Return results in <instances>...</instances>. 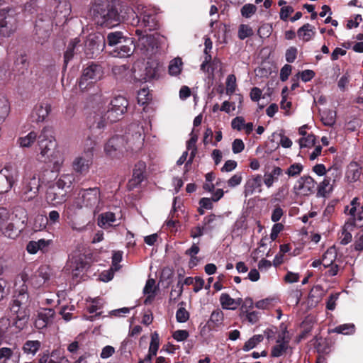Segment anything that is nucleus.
<instances>
[{
  "label": "nucleus",
  "instance_id": "cd10ccee",
  "mask_svg": "<svg viewBox=\"0 0 363 363\" xmlns=\"http://www.w3.org/2000/svg\"><path fill=\"white\" fill-rule=\"evenodd\" d=\"M289 348V340H285L284 336L279 337L277 344L272 348L271 355L274 357H279L283 355Z\"/></svg>",
  "mask_w": 363,
  "mask_h": 363
},
{
  "label": "nucleus",
  "instance_id": "5fc2aeb1",
  "mask_svg": "<svg viewBox=\"0 0 363 363\" xmlns=\"http://www.w3.org/2000/svg\"><path fill=\"white\" fill-rule=\"evenodd\" d=\"M236 77L234 74H229L226 79V94H233L236 89Z\"/></svg>",
  "mask_w": 363,
  "mask_h": 363
},
{
  "label": "nucleus",
  "instance_id": "bb28decb",
  "mask_svg": "<svg viewBox=\"0 0 363 363\" xmlns=\"http://www.w3.org/2000/svg\"><path fill=\"white\" fill-rule=\"evenodd\" d=\"M94 223L86 219H71L69 221V226L70 228L77 233H84L88 230L89 227H92Z\"/></svg>",
  "mask_w": 363,
  "mask_h": 363
},
{
  "label": "nucleus",
  "instance_id": "4c0bfd02",
  "mask_svg": "<svg viewBox=\"0 0 363 363\" xmlns=\"http://www.w3.org/2000/svg\"><path fill=\"white\" fill-rule=\"evenodd\" d=\"M13 357L18 360L20 354L15 353L14 350L11 348L6 347L0 348V363H7L9 360Z\"/></svg>",
  "mask_w": 363,
  "mask_h": 363
},
{
  "label": "nucleus",
  "instance_id": "680f3d73",
  "mask_svg": "<svg viewBox=\"0 0 363 363\" xmlns=\"http://www.w3.org/2000/svg\"><path fill=\"white\" fill-rule=\"evenodd\" d=\"M189 318V313L184 308H179L176 313V319L179 323H185Z\"/></svg>",
  "mask_w": 363,
  "mask_h": 363
},
{
  "label": "nucleus",
  "instance_id": "ea45409f",
  "mask_svg": "<svg viewBox=\"0 0 363 363\" xmlns=\"http://www.w3.org/2000/svg\"><path fill=\"white\" fill-rule=\"evenodd\" d=\"M38 190L33 189L32 188H28L21 184L19 195L22 201H30L38 195Z\"/></svg>",
  "mask_w": 363,
  "mask_h": 363
},
{
  "label": "nucleus",
  "instance_id": "dca6fc26",
  "mask_svg": "<svg viewBox=\"0 0 363 363\" xmlns=\"http://www.w3.org/2000/svg\"><path fill=\"white\" fill-rule=\"evenodd\" d=\"M105 43L106 41L101 35L90 34L85 42L86 55L93 57L104 48Z\"/></svg>",
  "mask_w": 363,
  "mask_h": 363
},
{
  "label": "nucleus",
  "instance_id": "e2e57ef3",
  "mask_svg": "<svg viewBox=\"0 0 363 363\" xmlns=\"http://www.w3.org/2000/svg\"><path fill=\"white\" fill-rule=\"evenodd\" d=\"M74 310L73 305L63 306L60 311L63 319L66 321H69L72 319V312Z\"/></svg>",
  "mask_w": 363,
  "mask_h": 363
},
{
  "label": "nucleus",
  "instance_id": "603ef678",
  "mask_svg": "<svg viewBox=\"0 0 363 363\" xmlns=\"http://www.w3.org/2000/svg\"><path fill=\"white\" fill-rule=\"evenodd\" d=\"M257 11V7L252 4H246L240 9L241 15L246 18H251Z\"/></svg>",
  "mask_w": 363,
  "mask_h": 363
},
{
  "label": "nucleus",
  "instance_id": "a19ab883",
  "mask_svg": "<svg viewBox=\"0 0 363 363\" xmlns=\"http://www.w3.org/2000/svg\"><path fill=\"white\" fill-rule=\"evenodd\" d=\"M297 34L303 41L308 42L314 35L313 27L309 23H306L298 30Z\"/></svg>",
  "mask_w": 363,
  "mask_h": 363
},
{
  "label": "nucleus",
  "instance_id": "c03bdc74",
  "mask_svg": "<svg viewBox=\"0 0 363 363\" xmlns=\"http://www.w3.org/2000/svg\"><path fill=\"white\" fill-rule=\"evenodd\" d=\"M264 340V337L262 335H255L250 338L244 345L242 350L244 351H250L255 348L259 342Z\"/></svg>",
  "mask_w": 363,
  "mask_h": 363
},
{
  "label": "nucleus",
  "instance_id": "72a5a7b5",
  "mask_svg": "<svg viewBox=\"0 0 363 363\" xmlns=\"http://www.w3.org/2000/svg\"><path fill=\"white\" fill-rule=\"evenodd\" d=\"M116 216L112 212H106L101 213L98 218V225L102 228H108L113 226V223L116 222Z\"/></svg>",
  "mask_w": 363,
  "mask_h": 363
},
{
  "label": "nucleus",
  "instance_id": "c9c22d12",
  "mask_svg": "<svg viewBox=\"0 0 363 363\" xmlns=\"http://www.w3.org/2000/svg\"><path fill=\"white\" fill-rule=\"evenodd\" d=\"M11 111L10 103L6 97L0 96V125L2 124L9 116Z\"/></svg>",
  "mask_w": 363,
  "mask_h": 363
},
{
  "label": "nucleus",
  "instance_id": "f8f14e48",
  "mask_svg": "<svg viewBox=\"0 0 363 363\" xmlns=\"http://www.w3.org/2000/svg\"><path fill=\"white\" fill-rule=\"evenodd\" d=\"M79 195L81 196L83 205L85 207L94 208V213L101 210L99 207L101 201V192L98 187L82 189Z\"/></svg>",
  "mask_w": 363,
  "mask_h": 363
},
{
  "label": "nucleus",
  "instance_id": "2f4dec72",
  "mask_svg": "<svg viewBox=\"0 0 363 363\" xmlns=\"http://www.w3.org/2000/svg\"><path fill=\"white\" fill-rule=\"evenodd\" d=\"M145 167L144 163H138L135 165L133 172V177L130 181V185L137 186L143 181Z\"/></svg>",
  "mask_w": 363,
  "mask_h": 363
},
{
  "label": "nucleus",
  "instance_id": "c756f323",
  "mask_svg": "<svg viewBox=\"0 0 363 363\" xmlns=\"http://www.w3.org/2000/svg\"><path fill=\"white\" fill-rule=\"evenodd\" d=\"M223 218L222 216H216L215 214H211L206 216L203 220V225H204L207 231L212 230L216 227L223 224Z\"/></svg>",
  "mask_w": 363,
  "mask_h": 363
},
{
  "label": "nucleus",
  "instance_id": "6e6d98bb",
  "mask_svg": "<svg viewBox=\"0 0 363 363\" xmlns=\"http://www.w3.org/2000/svg\"><path fill=\"white\" fill-rule=\"evenodd\" d=\"M274 298H267L255 303V307L258 309L269 310L274 306Z\"/></svg>",
  "mask_w": 363,
  "mask_h": 363
},
{
  "label": "nucleus",
  "instance_id": "8fccbe9b",
  "mask_svg": "<svg viewBox=\"0 0 363 363\" xmlns=\"http://www.w3.org/2000/svg\"><path fill=\"white\" fill-rule=\"evenodd\" d=\"M303 170V166L301 163H294L287 168L285 173L289 177H296L298 176Z\"/></svg>",
  "mask_w": 363,
  "mask_h": 363
},
{
  "label": "nucleus",
  "instance_id": "4468645a",
  "mask_svg": "<svg viewBox=\"0 0 363 363\" xmlns=\"http://www.w3.org/2000/svg\"><path fill=\"white\" fill-rule=\"evenodd\" d=\"M135 10V13L139 19L138 21L141 23V25L144 27H148L150 30L154 29L156 26L154 12L141 4L136 6Z\"/></svg>",
  "mask_w": 363,
  "mask_h": 363
},
{
  "label": "nucleus",
  "instance_id": "0e129e2a",
  "mask_svg": "<svg viewBox=\"0 0 363 363\" xmlns=\"http://www.w3.org/2000/svg\"><path fill=\"white\" fill-rule=\"evenodd\" d=\"M11 323L8 318H1L0 319V340L4 338Z\"/></svg>",
  "mask_w": 363,
  "mask_h": 363
},
{
  "label": "nucleus",
  "instance_id": "6e6552de",
  "mask_svg": "<svg viewBox=\"0 0 363 363\" xmlns=\"http://www.w3.org/2000/svg\"><path fill=\"white\" fill-rule=\"evenodd\" d=\"M104 71L101 66L91 63L87 66L82 72L79 81V86L81 90L84 91L102 79Z\"/></svg>",
  "mask_w": 363,
  "mask_h": 363
},
{
  "label": "nucleus",
  "instance_id": "6ab92c4d",
  "mask_svg": "<svg viewBox=\"0 0 363 363\" xmlns=\"http://www.w3.org/2000/svg\"><path fill=\"white\" fill-rule=\"evenodd\" d=\"M124 44L116 47L112 52L113 57L124 58L130 57L134 52L135 45L130 38L124 39Z\"/></svg>",
  "mask_w": 363,
  "mask_h": 363
},
{
  "label": "nucleus",
  "instance_id": "de8ad7c7",
  "mask_svg": "<svg viewBox=\"0 0 363 363\" xmlns=\"http://www.w3.org/2000/svg\"><path fill=\"white\" fill-rule=\"evenodd\" d=\"M254 31L249 25L241 24L239 26L238 36L240 40H244L248 37L253 35Z\"/></svg>",
  "mask_w": 363,
  "mask_h": 363
},
{
  "label": "nucleus",
  "instance_id": "e433bc0d",
  "mask_svg": "<svg viewBox=\"0 0 363 363\" xmlns=\"http://www.w3.org/2000/svg\"><path fill=\"white\" fill-rule=\"evenodd\" d=\"M337 257V251L335 247L328 248L323 255V266L324 268H328L334 264Z\"/></svg>",
  "mask_w": 363,
  "mask_h": 363
},
{
  "label": "nucleus",
  "instance_id": "58836bf2",
  "mask_svg": "<svg viewBox=\"0 0 363 363\" xmlns=\"http://www.w3.org/2000/svg\"><path fill=\"white\" fill-rule=\"evenodd\" d=\"M355 332V325L353 323H345L336 326L330 330V333L350 335Z\"/></svg>",
  "mask_w": 363,
  "mask_h": 363
},
{
  "label": "nucleus",
  "instance_id": "0eeeda50",
  "mask_svg": "<svg viewBox=\"0 0 363 363\" xmlns=\"http://www.w3.org/2000/svg\"><path fill=\"white\" fill-rule=\"evenodd\" d=\"M88 265L84 255H73L69 258L64 270L66 273L70 274L73 279L79 281L88 268Z\"/></svg>",
  "mask_w": 363,
  "mask_h": 363
},
{
  "label": "nucleus",
  "instance_id": "a18cd8bd",
  "mask_svg": "<svg viewBox=\"0 0 363 363\" xmlns=\"http://www.w3.org/2000/svg\"><path fill=\"white\" fill-rule=\"evenodd\" d=\"M320 116L325 125L332 126L335 123V113L331 110L323 111Z\"/></svg>",
  "mask_w": 363,
  "mask_h": 363
},
{
  "label": "nucleus",
  "instance_id": "ddd939ff",
  "mask_svg": "<svg viewBox=\"0 0 363 363\" xmlns=\"http://www.w3.org/2000/svg\"><path fill=\"white\" fill-rule=\"evenodd\" d=\"M0 229L4 236L14 239L18 236L21 230L9 221V212L4 208H0Z\"/></svg>",
  "mask_w": 363,
  "mask_h": 363
},
{
  "label": "nucleus",
  "instance_id": "f03ea898",
  "mask_svg": "<svg viewBox=\"0 0 363 363\" xmlns=\"http://www.w3.org/2000/svg\"><path fill=\"white\" fill-rule=\"evenodd\" d=\"M91 11L97 24L100 26L112 27L120 22V15L114 0H95Z\"/></svg>",
  "mask_w": 363,
  "mask_h": 363
},
{
  "label": "nucleus",
  "instance_id": "49530a36",
  "mask_svg": "<svg viewBox=\"0 0 363 363\" xmlns=\"http://www.w3.org/2000/svg\"><path fill=\"white\" fill-rule=\"evenodd\" d=\"M331 178L326 176L324 179L319 183L317 186L318 196H325L329 191V186L330 185Z\"/></svg>",
  "mask_w": 363,
  "mask_h": 363
},
{
  "label": "nucleus",
  "instance_id": "864d4df0",
  "mask_svg": "<svg viewBox=\"0 0 363 363\" xmlns=\"http://www.w3.org/2000/svg\"><path fill=\"white\" fill-rule=\"evenodd\" d=\"M160 345V337L157 332H154L151 335V341L148 351L152 354H157Z\"/></svg>",
  "mask_w": 363,
  "mask_h": 363
},
{
  "label": "nucleus",
  "instance_id": "69168bd1",
  "mask_svg": "<svg viewBox=\"0 0 363 363\" xmlns=\"http://www.w3.org/2000/svg\"><path fill=\"white\" fill-rule=\"evenodd\" d=\"M190 139L186 142V150L189 151L191 150H194V148H197L196 143L198 140V133L194 132V130L191 131L190 133Z\"/></svg>",
  "mask_w": 363,
  "mask_h": 363
},
{
  "label": "nucleus",
  "instance_id": "1a4fd4ad",
  "mask_svg": "<svg viewBox=\"0 0 363 363\" xmlns=\"http://www.w3.org/2000/svg\"><path fill=\"white\" fill-rule=\"evenodd\" d=\"M16 13L12 9L0 10V33L4 36H10L17 29Z\"/></svg>",
  "mask_w": 363,
  "mask_h": 363
},
{
  "label": "nucleus",
  "instance_id": "473e14b6",
  "mask_svg": "<svg viewBox=\"0 0 363 363\" xmlns=\"http://www.w3.org/2000/svg\"><path fill=\"white\" fill-rule=\"evenodd\" d=\"M143 293L146 296L145 303H151L155 296V281L153 279L147 280L145 286L143 289Z\"/></svg>",
  "mask_w": 363,
  "mask_h": 363
},
{
  "label": "nucleus",
  "instance_id": "9b49d317",
  "mask_svg": "<svg viewBox=\"0 0 363 363\" xmlns=\"http://www.w3.org/2000/svg\"><path fill=\"white\" fill-rule=\"evenodd\" d=\"M317 183L311 176L303 175L297 179L292 188L298 197L308 196L314 194Z\"/></svg>",
  "mask_w": 363,
  "mask_h": 363
},
{
  "label": "nucleus",
  "instance_id": "f3484780",
  "mask_svg": "<svg viewBox=\"0 0 363 363\" xmlns=\"http://www.w3.org/2000/svg\"><path fill=\"white\" fill-rule=\"evenodd\" d=\"M263 180L260 174L252 175L249 177L244 185V195L245 197L252 195L253 194L262 192V186Z\"/></svg>",
  "mask_w": 363,
  "mask_h": 363
},
{
  "label": "nucleus",
  "instance_id": "423d86ee",
  "mask_svg": "<svg viewBox=\"0 0 363 363\" xmlns=\"http://www.w3.org/2000/svg\"><path fill=\"white\" fill-rule=\"evenodd\" d=\"M53 133L52 128L46 126L42 129L38 136V144L43 160L57 150V144Z\"/></svg>",
  "mask_w": 363,
  "mask_h": 363
},
{
  "label": "nucleus",
  "instance_id": "bf43d9fd",
  "mask_svg": "<svg viewBox=\"0 0 363 363\" xmlns=\"http://www.w3.org/2000/svg\"><path fill=\"white\" fill-rule=\"evenodd\" d=\"M175 204H176V198L174 199V202H173V206H172V210L171 211L169 216H168V218L167 220H166V225L168 228L169 229H173L176 227L177 225V223H178V221L175 219H174V213L176 211V207H175Z\"/></svg>",
  "mask_w": 363,
  "mask_h": 363
},
{
  "label": "nucleus",
  "instance_id": "09e8293b",
  "mask_svg": "<svg viewBox=\"0 0 363 363\" xmlns=\"http://www.w3.org/2000/svg\"><path fill=\"white\" fill-rule=\"evenodd\" d=\"M223 320V313L219 310H216L212 312L208 323L211 325L213 324V327H218L220 325Z\"/></svg>",
  "mask_w": 363,
  "mask_h": 363
},
{
  "label": "nucleus",
  "instance_id": "20e7f679",
  "mask_svg": "<svg viewBox=\"0 0 363 363\" xmlns=\"http://www.w3.org/2000/svg\"><path fill=\"white\" fill-rule=\"evenodd\" d=\"M128 106V100L122 96L114 97L109 103L108 109L102 114L101 118L96 121V128L102 129L106 127V123H116L120 121L126 113Z\"/></svg>",
  "mask_w": 363,
  "mask_h": 363
},
{
  "label": "nucleus",
  "instance_id": "37998d69",
  "mask_svg": "<svg viewBox=\"0 0 363 363\" xmlns=\"http://www.w3.org/2000/svg\"><path fill=\"white\" fill-rule=\"evenodd\" d=\"M182 61L179 57L172 60L169 65V72L171 75L177 76L180 74L182 67Z\"/></svg>",
  "mask_w": 363,
  "mask_h": 363
},
{
  "label": "nucleus",
  "instance_id": "5701e85b",
  "mask_svg": "<svg viewBox=\"0 0 363 363\" xmlns=\"http://www.w3.org/2000/svg\"><path fill=\"white\" fill-rule=\"evenodd\" d=\"M361 169L362 167L358 164L357 162H350L347 166L345 173V179L347 181L350 183L357 182L360 177Z\"/></svg>",
  "mask_w": 363,
  "mask_h": 363
},
{
  "label": "nucleus",
  "instance_id": "a211bd4d",
  "mask_svg": "<svg viewBox=\"0 0 363 363\" xmlns=\"http://www.w3.org/2000/svg\"><path fill=\"white\" fill-rule=\"evenodd\" d=\"M59 189L54 184L49 187L46 194V200L52 206H56L66 201L67 193L58 192Z\"/></svg>",
  "mask_w": 363,
  "mask_h": 363
},
{
  "label": "nucleus",
  "instance_id": "052dcab7",
  "mask_svg": "<svg viewBox=\"0 0 363 363\" xmlns=\"http://www.w3.org/2000/svg\"><path fill=\"white\" fill-rule=\"evenodd\" d=\"M55 314L52 308H44L38 313L39 317H41L48 323L52 321Z\"/></svg>",
  "mask_w": 363,
  "mask_h": 363
},
{
  "label": "nucleus",
  "instance_id": "7ed1b4c3",
  "mask_svg": "<svg viewBox=\"0 0 363 363\" xmlns=\"http://www.w3.org/2000/svg\"><path fill=\"white\" fill-rule=\"evenodd\" d=\"M28 298V289L26 286H23L22 289L16 290L12 300L11 311L16 314L13 325L18 330L26 327L29 318V313L26 309Z\"/></svg>",
  "mask_w": 363,
  "mask_h": 363
},
{
  "label": "nucleus",
  "instance_id": "79ce46f5",
  "mask_svg": "<svg viewBox=\"0 0 363 363\" xmlns=\"http://www.w3.org/2000/svg\"><path fill=\"white\" fill-rule=\"evenodd\" d=\"M125 38L121 32H111L107 35V43L110 46L116 45L119 43H123Z\"/></svg>",
  "mask_w": 363,
  "mask_h": 363
},
{
  "label": "nucleus",
  "instance_id": "9d476101",
  "mask_svg": "<svg viewBox=\"0 0 363 363\" xmlns=\"http://www.w3.org/2000/svg\"><path fill=\"white\" fill-rule=\"evenodd\" d=\"M50 269L47 266H41L39 269L35 272L33 275L29 278V276L26 272H22L20 274L18 278L21 279L23 282L21 289H22L23 286H27L25 284L26 282L30 281V284L35 288H40L46 281H48L50 278Z\"/></svg>",
  "mask_w": 363,
  "mask_h": 363
},
{
  "label": "nucleus",
  "instance_id": "f704fd0d",
  "mask_svg": "<svg viewBox=\"0 0 363 363\" xmlns=\"http://www.w3.org/2000/svg\"><path fill=\"white\" fill-rule=\"evenodd\" d=\"M41 342L38 340H27L23 345L22 350L27 355L33 357L40 350Z\"/></svg>",
  "mask_w": 363,
  "mask_h": 363
},
{
  "label": "nucleus",
  "instance_id": "13d9d810",
  "mask_svg": "<svg viewBox=\"0 0 363 363\" xmlns=\"http://www.w3.org/2000/svg\"><path fill=\"white\" fill-rule=\"evenodd\" d=\"M79 40H78L77 38H75L73 41H72L65 52L64 58H65V63L67 65V62L72 58L74 55V50L75 48V46L77 43H78Z\"/></svg>",
  "mask_w": 363,
  "mask_h": 363
},
{
  "label": "nucleus",
  "instance_id": "aec40b11",
  "mask_svg": "<svg viewBox=\"0 0 363 363\" xmlns=\"http://www.w3.org/2000/svg\"><path fill=\"white\" fill-rule=\"evenodd\" d=\"M51 111V106L48 102L37 104L32 112V117L36 122H43Z\"/></svg>",
  "mask_w": 363,
  "mask_h": 363
},
{
  "label": "nucleus",
  "instance_id": "4d7b16f0",
  "mask_svg": "<svg viewBox=\"0 0 363 363\" xmlns=\"http://www.w3.org/2000/svg\"><path fill=\"white\" fill-rule=\"evenodd\" d=\"M137 99L139 104L145 105L147 104L151 99L149 90L145 88L140 89L138 93Z\"/></svg>",
  "mask_w": 363,
  "mask_h": 363
},
{
  "label": "nucleus",
  "instance_id": "7c9ffc66",
  "mask_svg": "<svg viewBox=\"0 0 363 363\" xmlns=\"http://www.w3.org/2000/svg\"><path fill=\"white\" fill-rule=\"evenodd\" d=\"M21 184L33 189L38 190L40 186V180L33 172H26L23 176Z\"/></svg>",
  "mask_w": 363,
  "mask_h": 363
},
{
  "label": "nucleus",
  "instance_id": "a878e982",
  "mask_svg": "<svg viewBox=\"0 0 363 363\" xmlns=\"http://www.w3.org/2000/svg\"><path fill=\"white\" fill-rule=\"evenodd\" d=\"M242 299H234L228 294L223 293L220 296V303L223 309L235 310L241 303Z\"/></svg>",
  "mask_w": 363,
  "mask_h": 363
},
{
  "label": "nucleus",
  "instance_id": "412c9836",
  "mask_svg": "<svg viewBox=\"0 0 363 363\" xmlns=\"http://www.w3.org/2000/svg\"><path fill=\"white\" fill-rule=\"evenodd\" d=\"M76 177L77 175L74 173L62 174L55 181L54 185L59 190L67 193V190L70 189L75 182Z\"/></svg>",
  "mask_w": 363,
  "mask_h": 363
},
{
  "label": "nucleus",
  "instance_id": "3c124183",
  "mask_svg": "<svg viewBox=\"0 0 363 363\" xmlns=\"http://www.w3.org/2000/svg\"><path fill=\"white\" fill-rule=\"evenodd\" d=\"M315 136L313 134H308L306 136L301 137L298 143L300 148L310 147L315 145Z\"/></svg>",
  "mask_w": 363,
  "mask_h": 363
},
{
  "label": "nucleus",
  "instance_id": "39448f33",
  "mask_svg": "<svg viewBox=\"0 0 363 363\" xmlns=\"http://www.w3.org/2000/svg\"><path fill=\"white\" fill-rule=\"evenodd\" d=\"M94 145L95 142L89 138L84 145V151L74 158L72 167L78 175L84 176L89 172L93 163Z\"/></svg>",
  "mask_w": 363,
  "mask_h": 363
},
{
  "label": "nucleus",
  "instance_id": "774afa93",
  "mask_svg": "<svg viewBox=\"0 0 363 363\" xmlns=\"http://www.w3.org/2000/svg\"><path fill=\"white\" fill-rule=\"evenodd\" d=\"M242 180V176L241 173H237L228 180V185L231 188L235 187L240 184Z\"/></svg>",
  "mask_w": 363,
  "mask_h": 363
},
{
  "label": "nucleus",
  "instance_id": "f257e3e1",
  "mask_svg": "<svg viewBox=\"0 0 363 363\" xmlns=\"http://www.w3.org/2000/svg\"><path fill=\"white\" fill-rule=\"evenodd\" d=\"M143 128L138 123L129 125L125 136L114 135L104 145V152L111 157H118L124 152L140 149L143 144Z\"/></svg>",
  "mask_w": 363,
  "mask_h": 363
},
{
  "label": "nucleus",
  "instance_id": "b1692460",
  "mask_svg": "<svg viewBox=\"0 0 363 363\" xmlns=\"http://www.w3.org/2000/svg\"><path fill=\"white\" fill-rule=\"evenodd\" d=\"M65 159L63 154L57 150L48 157L43 160V162L50 163L52 165L53 171H59L64 163Z\"/></svg>",
  "mask_w": 363,
  "mask_h": 363
},
{
  "label": "nucleus",
  "instance_id": "2eb2a0df",
  "mask_svg": "<svg viewBox=\"0 0 363 363\" xmlns=\"http://www.w3.org/2000/svg\"><path fill=\"white\" fill-rule=\"evenodd\" d=\"M18 178V172L16 169L5 168L0 171V194L8 192Z\"/></svg>",
  "mask_w": 363,
  "mask_h": 363
},
{
  "label": "nucleus",
  "instance_id": "4be33fe9",
  "mask_svg": "<svg viewBox=\"0 0 363 363\" xmlns=\"http://www.w3.org/2000/svg\"><path fill=\"white\" fill-rule=\"evenodd\" d=\"M60 218V213L57 211H51L48 214V217L47 218H44L43 216H38L35 219V226L37 228V223L40 221L39 228H45L47 224L53 225L59 223Z\"/></svg>",
  "mask_w": 363,
  "mask_h": 363
},
{
  "label": "nucleus",
  "instance_id": "393cba45",
  "mask_svg": "<svg viewBox=\"0 0 363 363\" xmlns=\"http://www.w3.org/2000/svg\"><path fill=\"white\" fill-rule=\"evenodd\" d=\"M283 170L279 167H274L270 172H266L262 178L263 183L267 188H271L274 183L279 180V177L282 175Z\"/></svg>",
  "mask_w": 363,
  "mask_h": 363
},
{
  "label": "nucleus",
  "instance_id": "c85d7f7f",
  "mask_svg": "<svg viewBox=\"0 0 363 363\" xmlns=\"http://www.w3.org/2000/svg\"><path fill=\"white\" fill-rule=\"evenodd\" d=\"M37 138H38L37 133L30 131L26 135L18 137L16 144L21 148H28L35 143Z\"/></svg>",
  "mask_w": 363,
  "mask_h": 363
},
{
  "label": "nucleus",
  "instance_id": "338daca9",
  "mask_svg": "<svg viewBox=\"0 0 363 363\" xmlns=\"http://www.w3.org/2000/svg\"><path fill=\"white\" fill-rule=\"evenodd\" d=\"M189 332L186 330H177L174 332L172 337L178 342H182L186 340L189 337Z\"/></svg>",
  "mask_w": 363,
  "mask_h": 363
}]
</instances>
